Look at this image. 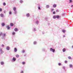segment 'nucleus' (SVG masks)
Returning a JSON list of instances; mask_svg holds the SVG:
<instances>
[{
	"mask_svg": "<svg viewBox=\"0 0 73 73\" xmlns=\"http://www.w3.org/2000/svg\"><path fill=\"white\" fill-rule=\"evenodd\" d=\"M55 13H56V12L55 11H54L53 12V14H54Z\"/></svg>",
	"mask_w": 73,
	"mask_h": 73,
	"instance_id": "c9c22d12",
	"label": "nucleus"
},
{
	"mask_svg": "<svg viewBox=\"0 0 73 73\" xmlns=\"http://www.w3.org/2000/svg\"><path fill=\"white\" fill-rule=\"evenodd\" d=\"M62 32L63 33H65V31L64 30H63L62 31Z\"/></svg>",
	"mask_w": 73,
	"mask_h": 73,
	"instance_id": "412c9836",
	"label": "nucleus"
},
{
	"mask_svg": "<svg viewBox=\"0 0 73 73\" xmlns=\"http://www.w3.org/2000/svg\"><path fill=\"white\" fill-rule=\"evenodd\" d=\"M51 12H52V11H54V9H51Z\"/></svg>",
	"mask_w": 73,
	"mask_h": 73,
	"instance_id": "7c9ffc66",
	"label": "nucleus"
},
{
	"mask_svg": "<svg viewBox=\"0 0 73 73\" xmlns=\"http://www.w3.org/2000/svg\"><path fill=\"white\" fill-rule=\"evenodd\" d=\"M2 46H3V47L4 46V44H2Z\"/></svg>",
	"mask_w": 73,
	"mask_h": 73,
	"instance_id": "79ce46f5",
	"label": "nucleus"
},
{
	"mask_svg": "<svg viewBox=\"0 0 73 73\" xmlns=\"http://www.w3.org/2000/svg\"><path fill=\"white\" fill-rule=\"evenodd\" d=\"M72 2V0H70V2L69 3H70Z\"/></svg>",
	"mask_w": 73,
	"mask_h": 73,
	"instance_id": "c756f323",
	"label": "nucleus"
},
{
	"mask_svg": "<svg viewBox=\"0 0 73 73\" xmlns=\"http://www.w3.org/2000/svg\"><path fill=\"white\" fill-rule=\"evenodd\" d=\"M53 18L54 19H55L56 18V16H53Z\"/></svg>",
	"mask_w": 73,
	"mask_h": 73,
	"instance_id": "0eeeda50",
	"label": "nucleus"
},
{
	"mask_svg": "<svg viewBox=\"0 0 73 73\" xmlns=\"http://www.w3.org/2000/svg\"><path fill=\"white\" fill-rule=\"evenodd\" d=\"M25 64V62H22V64H23V65Z\"/></svg>",
	"mask_w": 73,
	"mask_h": 73,
	"instance_id": "2f4dec72",
	"label": "nucleus"
},
{
	"mask_svg": "<svg viewBox=\"0 0 73 73\" xmlns=\"http://www.w3.org/2000/svg\"><path fill=\"white\" fill-rule=\"evenodd\" d=\"M14 31H15L16 32H17V31H18V29L17 28H15L14 29Z\"/></svg>",
	"mask_w": 73,
	"mask_h": 73,
	"instance_id": "7ed1b4c3",
	"label": "nucleus"
},
{
	"mask_svg": "<svg viewBox=\"0 0 73 73\" xmlns=\"http://www.w3.org/2000/svg\"><path fill=\"white\" fill-rule=\"evenodd\" d=\"M38 9H39V10L40 9V7H38Z\"/></svg>",
	"mask_w": 73,
	"mask_h": 73,
	"instance_id": "ea45409f",
	"label": "nucleus"
},
{
	"mask_svg": "<svg viewBox=\"0 0 73 73\" xmlns=\"http://www.w3.org/2000/svg\"><path fill=\"white\" fill-rule=\"evenodd\" d=\"M62 51L63 52H65V48H64L62 49Z\"/></svg>",
	"mask_w": 73,
	"mask_h": 73,
	"instance_id": "6e6552de",
	"label": "nucleus"
},
{
	"mask_svg": "<svg viewBox=\"0 0 73 73\" xmlns=\"http://www.w3.org/2000/svg\"><path fill=\"white\" fill-rule=\"evenodd\" d=\"M64 62H65V64H67V63H68V62L67 61L65 60L64 61Z\"/></svg>",
	"mask_w": 73,
	"mask_h": 73,
	"instance_id": "5701e85b",
	"label": "nucleus"
},
{
	"mask_svg": "<svg viewBox=\"0 0 73 73\" xmlns=\"http://www.w3.org/2000/svg\"><path fill=\"white\" fill-rule=\"evenodd\" d=\"M53 6L54 8H56V4L54 5H53Z\"/></svg>",
	"mask_w": 73,
	"mask_h": 73,
	"instance_id": "4468645a",
	"label": "nucleus"
},
{
	"mask_svg": "<svg viewBox=\"0 0 73 73\" xmlns=\"http://www.w3.org/2000/svg\"><path fill=\"white\" fill-rule=\"evenodd\" d=\"M34 44H36V42H34Z\"/></svg>",
	"mask_w": 73,
	"mask_h": 73,
	"instance_id": "e433bc0d",
	"label": "nucleus"
},
{
	"mask_svg": "<svg viewBox=\"0 0 73 73\" xmlns=\"http://www.w3.org/2000/svg\"><path fill=\"white\" fill-rule=\"evenodd\" d=\"M5 35H6L5 34H4L3 35V36H5Z\"/></svg>",
	"mask_w": 73,
	"mask_h": 73,
	"instance_id": "72a5a7b5",
	"label": "nucleus"
},
{
	"mask_svg": "<svg viewBox=\"0 0 73 73\" xmlns=\"http://www.w3.org/2000/svg\"><path fill=\"white\" fill-rule=\"evenodd\" d=\"M11 24V27H13V26L14 25L12 23H11L10 24Z\"/></svg>",
	"mask_w": 73,
	"mask_h": 73,
	"instance_id": "dca6fc26",
	"label": "nucleus"
},
{
	"mask_svg": "<svg viewBox=\"0 0 73 73\" xmlns=\"http://www.w3.org/2000/svg\"><path fill=\"white\" fill-rule=\"evenodd\" d=\"M56 12H59V11H58V10H56Z\"/></svg>",
	"mask_w": 73,
	"mask_h": 73,
	"instance_id": "f704fd0d",
	"label": "nucleus"
},
{
	"mask_svg": "<svg viewBox=\"0 0 73 73\" xmlns=\"http://www.w3.org/2000/svg\"><path fill=\"white\" fill-rule=\"evenodd\" d=\"M2 35H3V33H0V36H1Z\"/></svg>",
	"mask_w": 73,
	"mask_h": 73,
	"instance_id": "c85d7f7f",
	"label": "nucleus"
},
{
	"mask_svg": "<svg viewBox=\"0 0 73 73\" xmlns=\"http://www.w3.org/2000/svg\"><path fill=\"white\" fill-rule=\"evenodd\" d=\"M56 18L57 19H59V18H60V16H57Z\"/></svg>",
	"mask_w": 73,
	"mask_h": 73,
	"instance_id": "f3484780",
	"label": "nucleus"
},
{
	"mask_svg": "<svg viewBox=\"0 0 73 73\" xmlns=\"http://www.w3.org/2000/svg\"><path fill=\"white\" fill-rule=\"evenodd\" d=\"M9 14L10 15H11V14H12V12H11L10 11L9 12Z\"/></svg>",
	"mask_w": 73,
	"mask_h": 73,
	"instance_id": "473e14b6",
	"label": "nucleus"
},
{
	"mask_svg": "<svg viewBox=\"0 0 73 73\" xmlns=\"http://www.w3.org/2000/svg\"><path fill=\"white\" fill-rule=\"evenodd\" d=\"M71 7H73V5H72L71 6Z\"/></svg>",
	"mask_w": 73,
	"mask_h": 73,
	"instance_id": "a18cd8bd",
	"label": "nucleus"
},
{
	"mask_svg": "<svg viewBox=\"0 0 73 73\" xmlns=\"http://www.w3.org/2000/svg\"><path fill=\"white\" fill-rule=\"evenodd\" d=\"M63 37H65V36L64 35V36H63Z\"/></svg>",
	"mask_w": 73,
	"mask_h": 73,
	"instance_id": "c03bdc74",
	"label": "nucleus"
},
{
	"mask_svg": "<svg viewBox=\"0 0 73 73\" xmlns=\"http://www.w3.org/2000/svg\"><path fill=\"white\" fill-rule=\"evenodd\" d=\"M23 0H20V3H23Z\"/></svg>",
	"mask_w": 73,
	"mask_h": 73,
	"instance_id": "cd10ccee",
	"label": "nucleus"
},
{
	"mask_svg": "<svg viewBox=\"0 0 73 73\" xmlns=\"http://www.w3.org/2000/svg\"><path fill=\"white\" fill-rule=\"evenodd\" d=\"M72 48H73V45L72 46Z\"/></svg>",
	"mask_w": 73,
	"mask_h": 73,
	"instance_id": "49530a36",
	"label": "nucleus"
},
{
	"mask_svg": "<svg viewBox=\"0 0 73 73\" xmlns=\"http://www.w3.org/2000/svg\"><path fill=\"white\" fill-rule=\"evenodd\" d=\"M17 48H14V52H17Z\"/></svg>",
	"mask_w": 73,
	"mask_h": 73,
	"instance_id": "20e7f679",
	"label": "nucleus"
},
{
	"mask_svg": "<svg viewBox=\"0 0 73 73\" xmlns=\"http://www.w3.org/2000/svg\"><path fill=\"white\" fill-rule=\"evenodd\" d=\"M4 13H6V11H4Z\"/></svg>",
	"mask_w": 73,
	"mask_h": 73,
	"instance_id": "37998d69",
	"label": "nucleus"
},
{
	"mask_svg": "<svg viewBox=\"0 0 73 73\" xmlns=\"http://www.w3.org/2000/svg\"><path fill=\"white\" fill-rule=\"evenodd\" d=\"M13 59L14 61H15L16 60V58H13Z\"/></svg>",
	"mask_w": 73,
	"mask_h": 73,
	"instance_id": "ddd939ff",
	"label": "nucleus"
},
{
	"mask_svg": "<svg viewBox=\"0 0 73 73\" xmlns=\"http://www.w3.org/2000/svg\"><path fill=\"white\" fill-rule=\"evenodd\" d=\"M46 7L47 8H48L49 7V6L48 5H46Z\"/></svg>",
	"mask_w": 73,
	"mask_h": 73,
	"instance_id": "2eb2a0df",
	"label": "nucleus"
},
{
	"mask_svg": "<svg viewBox=\"0 0 73 73\" xmlns=\"http://www.w3.org/2000/svg\"><path fill=\"white\" fill-rule=\"evenodd\" d=\"M70 68H72V67H73V65L72 64H70L69 65Z\"/></svg>",
	"mask_w": 73,
	"mask_h": 73,
	"instance_id": "9d476101",
	"label": "nucleus"
},
{
	"mask_svg": "<svg viewBox=\"0 0 73 73\" xmlns=\"http://www.w3.org/2000/svg\"><path fill=\"white\" fill-rule=\"evenodd\" d=\"M0 16L2 17H4V14H0Z\"/></svg>",
	"mask_w": 73,
	"mask_h": 73,
	"instance_id": "423d86ee",
	"label": "nucleus"
},
{
	"mask_svg": "<svg viewBox=\"0 0 73 73\" xmlns=\"http://www.w3.org/2000/svg\"><path fill=\"white\" fill-rule=\"evenodd\" d=\"M15 32H13L12 33V34L13 35H15Z\"/></svg>",
	"mask_w": 73,
	"mask_h": 73,
	"instance_id": "4be33fe9",
	"label": "nucleus"
},
{
	"mask_svg": "<svg viewBox=\"0 0 73 73\" xmlns=\"http://www.w3.org/2000/svg\"><path fill=\"white\" fill-rule=\"evenodd\" d=\"M26 15L27 16V17H29V14H27Z\"/></svg>",
	"mask_w": 73,
	"mask_h": 73,
	"instance_id": "6ab92c4d",
	"label": "nucleus"
},
{
	"mask_svg": "<svg viewBox=\"0 0 73 73\" xmlns=\"http://www.w3.org/2000/svg\"><path fill=\"white\" fill-rule=\"evenodd\" d=\"M15 12H14V14L16 15V14H17V12L16 11H15Z\"/></svg>",
	"mask_w": 73,
	"mask_h": 73,
	"instance_id": "b1692460",
	"label": "nucleus"
},
{
	"mask_svg": "<svg viewBox=\"0 0 73 73\" xmlns=\"http://www.w3.org/2000/svg\"><path fill=\"white\" fill-rule=\"evenodd\" d=\"M1 25L2 26H4V25H5V24L4 23H3L1 24Z\"/></svg>",
	"mask_w": 73,
	"mask_h": 73,
	"instance_id": "9b49d317",
	"label": "nucleus"
},
{
	"mask_svg": "<svg viewBox=\"0 0 73 73\" xmlns=\"http://www.w3.org/2000/svg\"><path fill=\"white\" fill-rule=\"evenodd\" d=\"M16 57H17V58L19 57V55L18 54L16 55Z\"/></svg>",
	"mask_w": 73,
	"mask_h": 73,
	"instance_id": "f8f14e48",
	"label": "nucleus"
},
{
	"mask_svg": "<svg viewBox=\"0 0 73 73\" xmlns=\"http://www.w3.org/2000/svg\"><path fill=\"white\" fill-rule=\"evenodd\" d=\"M7 50H9V47H7Z\"/></svg>",
	"mask_w": 73,
	"mask_h": 73,
	"instance_id": "bb28decb",
	"label": "nucleus"
},
{
	"mask_svg": "<svg viewBox=\"0 0 73 73\" xmlns=\"http://www.w3.org/2000/svg\"><path fill=\"white\" fill-rule=\"evenodd\" d=\"M3 5L5 6L6 5V3H5L4 2V3H3Z\"/></svg>",
	"mask_w": 73,
	"mask_h": 73,
	"instance_id": "393cba45",
	"label": "nucleus"
},
{
	"mask_svg": "<svg viewBox=\"0 0 73 73\" xmlns=\"http://www.w3.org/2000/svg\"><path fill=\"white\" fill-rule=\"evenodd\" d=\"M22 52H23V53H24V52H25V51H24V50H23L22 51Z\"/></svg>",
	"mask_w": 73,
	"mask_h": 73,
	"instance_id": "a19ab883",
	"label": "nucleus"
},
{
	"mask_svg": "<svg viewBox=\"0 0 73 73\" xmlns=\"http://www.w3.org/2000/svg\"><path fill=\"white\" fill-rule=\"evenodd\" d=\"M13 10L14 11H16V8L14 7L13 8Z\"/></svg>",
	"mask_w": 73,
	"mask_h": 73,
	"instance_id": "39448f33",
	"label": "nucleus"
},
{
	"mask_svg": "<svg viewBox=\"0 0 73 73\" xmlns=\"http://www.w3.org/2000/svg\"><path fill=\"white\" fill-rule=\"evenodd\" d=\"M1 65H3L4 64V62H1Z\"/></svg>",
	"mask_w": 73,
	"mask_h": 73,
	"instance_id": "aec40b11",
	"label": "nucleus"
},
{
	"mask_svg": "<svg viewBox=\"0 0 73 73\" xmlns=\"http://www.w3.org/2000/svg\"><path fill=\"white\" fill-rule=\"evenodd\" d=\"M21 73H24V71H22L21 72Z\"/></svg>",
	"mask_w": 73,
	"mask_h": 73,
	"instance_id": "58836bf2",
	"label": "nucleus"
},
{
	"mask_svg": "<svg viewBox=\"0 0 73 73\" xmlns=\"http://www.w3.org/2000/svg\"><path fill=\"white\" fill-rule=\"evenodd\" d=\"M58 64V65H59V66H60L61 65V63H59Z\"/></svg>",
	"mask_w": 73,
	"mask_h": 73,
	"instance_id": "a878e982",
	"label": "nucleus"
},
{
	"mask_svg": "<svg viewBox=\"0 0 73 73\" xmlns=\"http://www.w3.org/2000/svg\"><path fill=\"white\" fill-rule=\"evenodd\" d=\"M68 58H69L70 60L72 58H71V57L70 56H68Z\"/></svg>",
	"mask_w": 73,
	"mask_h": 73,
	"instance_id": "a211bd4d",
	"label": "nucleus"
},
{
	"mask_svg": "<svg viewBox=\"0 0 73 73\" xmlns=\"http://www.w3.org/2000/svg\"><path fill=\"white\" fill-rule=\"evenodd\" d=\"M0 52H1L0 54H3V53H4V52H3V50H2V49H1V48L0 49Z\"/></svg>",
	"mask_w": 73,
	"mask_h": 73,
	"instance_id": "f03ea898",
	"label": "nucleus"
},
{
	"mask_svg": "<svg viewBox=\"0 0 73 73\" xmlns=\"http://www.w3.org/2000/svg\"><path fill=\"white\" fill-rule=\"evenodd\" d=\"M7 29H10V27H9V26H7Z\"/></svg>",
	"mask_w": 73,
	"mask_h": 73,
	"instance_id": "1a4fd4ad",
	"label": "nucleus"
},
{
	"mask_svg": "<svg viewBox=\"0 0 73 73\" xmlns=\"http://www.w3.org/2000/svg\"><path fill=\"white\" fill-rule=\"evenodd\" d=\"M50 50L51 51H52V52H55V50L54 49H53L52 48H50Z\"/></svg>",
	"mask_w": 73,
	"mask_h": 73,
	"instance_id": "f257e3e1",
	"label": "nucleus"
},
{
	"mask_svg": "<svg viewBox=\"0 0 73 73\" xmlns=\"http://www.w3.org/2000/svg\"><path fill=\"white\" fill-rule=\"evenodd\" d=\"M2 11V9L1 8H0V11L1 12Z\"/></svg>",
	"mask_w": 73,
	"mask_h": 73,
	"instance_id": "4c0bfd02",
	"label": "nucleus"
}]
</instances>
